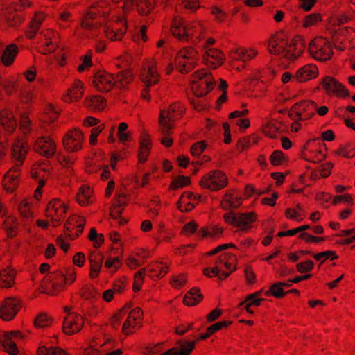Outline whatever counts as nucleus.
<instances>
[{"instance_id": "nucleus-1", "label": "nucleus", "mask_w": 355, "mask_h": 355, "mask_svg": "<svg viewBox=\"0 0 355 355\" xmlns=\"http://www.w3.org/2000/svg\"><path fill=\"white\" fill-rule=\"evenodd\" d=\"M268 51L287 60H296L304 51L302 38L297 37L290 40L284 32L272 35L268 41Z\"/></svg>"}, {"instance_id": "nucleus-2", "label": "nucleus", "mask_w": 355, "mask_h": 355, "mask_svg": "<svg viewBox=\"0 0 355 355\" xmlns=\"http://www.w3.org/2000/svg\"><path fill=\"white\" fill-rule=\"evenodd\" d=\"M27 152V148L22 140L17 139L14 141L11 148V156L15 165L6 173L3 180L4 189L8 192H12L18 185L20 168Z\"/></svg>"}, {"instance_id": "nucleus-3", "label": "nucleus", "mask_w": 355, "mask_h": 355, "mask_svg": "<svg viewBox=\"0 0 355 355\" xmlns=\"http://www.w3.org/2000/svg\"><path fill=\"white\" fill-rule=\"evenodd\" d=\"M171 31L172 35L179 40L187 42L192 40L193 37L198 40H202L204 28L198 21L186 24L182 17L176 16L171 23Z\"/></svg>"}, {"instance_id": "nucleus-4", "label": "nucleus", "mask_w": 355, "mask_h": 355, "mask_svg": "<svg viewBox=\"0 0 355 355\" xmlns=\"http://www.w3.org/2000/svg\"><path fill=\"white\" fill-rule=\"evenodd\" d=\"M184 107L180 103L171 104L167 110H162L159 114V130L163 134L172 132L173 123L180 119L184 112Z\"/></svg>"}, {"instance_id": "nucleus-5", "label": "nucleus", "mask_w": 355, "mask_h": 355, "mask_svg": "<svg viewBox=\"0 0 355 355\" xmlns=\"http://www.w3.org/2000/svg\"><path fill=\"white\" fill-rule=\"evenodd\" d=\"M214 85L213 76L207 70L197 71L193 75L191 89L197 97L206 95Z\"/></svg>"}, {"instance_id": "nucleus-6", "label": "nucleus", "mask_w": 355, "mask_h": 355, "mask_svg": "<svg viewBox=\"0 0 355 355\" xmlns=\"http://www.w3.org/2000/svg\"><path fill=\"white\" fill-rule=\"evenodd\" d=\"M198 61V53L192 47L180 49L175 60L177 69L182 73H188L194 69Z\"/></svg>"}, {"instance_id": "nucleus-7", "label": "nucleus", "mask_w": 355, "mask_h": 355, "mask_svg": "<svg viewBox=\"0 0 355 355\" xmlns=\"http://www.w3.org/2000/svg\"><path fill=\"white\" fill-rule=\"evenodd\" d=\"M110 10V7L103 1L91 6L82 21V26L85 29L98 28V24L102 22H93V21L96 19L98 17H105L109 14Z\"/></svg>"}, {"instance_id": "nucleus-8", "label": "nucleus", "mask_w": 355, "mask_h": 355, "mask_svg": "<svg viewBox=\"0 0 355 355\" xmlns=\"http://www.w3.org/2000/svg\"><path fill=\"white\" fill-rule=\"evenodd\" d=\"M225 221L239 229L241 231H248L252 227V223L257 220L256 214L248 213H226L223 216Z\"/></svg>"}, {"instance_id": "nucleus-9", "label": "nucleus", "mask_w": 355, "mask_h": 355, "mask_svg": "<svg viewBox=\"0 0 355 355\" xmlns=\"http://www.w3.org/2000/svg\"><path fill=\"white\" fill-rule=\"evenodd\" d=\"M317 104L312 101H303L295 103L288 111V116L292 120L305 121L315 114Z\"/></svg>"}, {"instance_id": "nucleus-10", "label": "nucleus", "mask_w": 355, "mask_h": 355, "mask_svg": "<svg viewBox=\"0 0 355 355\" xmlns=\"http://www.w3.org/2000/svg\"><path fill=\"white\" fill-rule=\"evenodd\" d=\"M309 51L315 59L322 62L329 60L333 54L330 43L322 37H316L312 41Z\"/></svg>"}, {"instance_id": "nucleus-11", "label": "nucleus", "mask_w": 355, "mask_h": 355, "mask_svg": "<svg viewBox=\"0 0 355 355\" xmlns=\"http://www.w3.org/2000/svg\"><path fill=\"white\" fill-rule=\"evenodd\" d=\"M200 184L202 188L218 191L227 186V178L221 171H212L202 178Z\"/></svg>"}, {"instance_id": "nucleus-12", "label": "nucleus", "mask_w": 355, "mask_h": 355, "mask_svg": "<svg viewBox=\"0 0 355 355\" xmlns=\"http://www.w3.org/2000/svg\"><path fill=\"white\" fill-rule=\"evenodd\" d=\"M141 79L145 84V87L142 89L141 93V97L142 99L149 101L150 100V88L157 84L159 80V76L153 63L149 64L148 66L144 67L141 74Z\"/></svg>"}, {"instance_id": "nucleus-13", "label": "nucleus", "mask_w": 355, "mask_h": 355, "mask_svg": "<svg viewBox=\"0 0 355 355\" xmlns=\"http://www.w3.org/2000/svg\"><path fill=\"white\" fill-rule=\"evenodd\" d=\"M38 42L42 48L40 52L44 55L50 54L59 46L58 33L51 29L42 31L39 33Z\"/></svg>"}, {"instance_id": "nucleus-14", "label": "nucleus", "mask_w": 355, "mask_h": 355, "mask_svg": "<svg viewBox=\"0 0 355 355\" xmlns=\"http://www.w3.org/2000/svg\"><path fill=\"white\" fill-rule=\"evenodd\" d=\"M126 22L123 17L108 21L104 27L105 36L112 41L121 40L126 32Z\"/></svg>"}, {"instance_id": "nucleus-15", "label": "nucleus", "mask_w": 355, "mask_h": 355, "mask_svg": "<svg viewBox=\"0 0 355 355\" xmlns=\"http://www.w3.org/2000/svg\"><path fill=\"white\" fill-rule=\"evenodd\" d=\"M66 206L58 199L50 200L46 209V216L51 219L53 227H57L64 217Z\"/></svg>"}, {"instance_id": "nucleus-16", "label": "nucleus", "mask_w": 355, "mask_h": 355, "mask_svg": "<svg viewBox=\"0 0 355 355\" xmlns=\"http://www.w3.org/2000/svg\"><path fill=\"white\" fill-rule=\"evenodd\" d=\"M83 134L78 129L69 130L63 137V146L68 153H74L82 148Z\"/></svg>"}, {"instance_id": "nucleus-17", "label": "nucleus", "mask_w": 355, "mask_h": 355, "mask_svg": "<svg viewBox=\"0 0 355 355\" xmlns=\"http://www.w3.org/2000/svg\"><path fill=\"white\" fill-rule=\"evenodd\" d=\"M43 284L51 294L61 291L65 286L66 278L61 271H55L48 274L43 280Z\"/></svg>"}, {"instance_id": "nucleus-18", "label": "nucleus", "mask_w": 355, "mask_h": 355, "mask_svg": "<svg viewBox=\"0 0 355 355\" xmlns=\"http://www.w3.org/2000/svg\"><path fill=\"white\" fill-rule=\"evenodd\" d=\"M33 149L40 155L46 158H50L56 153V144L51 137L41 136L35 140Z\"/></svg>"}, {"instance_id": "nucleus-19", "label": "nucleus", "mask_w": 355, "mask_h": 355, "mask_svg": "<svg viewBox=\"0 0 355 355\" xmlns=\"http://www.w3.org/2000/svg\"><path fill=\"white\" fill-rule=\"evenodd\" d=\"M21 302L15 297H8L4 300L0 308V317L6 321L11 320L21 309Z\"/></svg>"}, {"instance_id": "nucleus-20", "label": "nucleus", "mask_w": 355, "mask_h": 355, "mask_svg": "<svg viewBox=\"0 0 355 355\" xmlns=\"http://www.w3.org/2000/svg\"><path fill=\"white\" fill-rule=\"evenodd\" d=\"M113 73H109L105 71L96 72L94 76V86L101 92H108L114 84Z\"/></svg>"}, {"instance_id": "nucleus-21", "label": "nucleus", "mask_w": 355, "mask_h": 355, "mask_svg": "<svg viewBox=\"0 0 355 355\" xmlns=\"http://www.w3.org/2000/svg\"><path fill=\"white\" fill-rule=\"evenodd\" d=\"M83 324L81 315L69 312L63 322V331L69 335L75 334L82 329Z\"/></svg>"}, {"instance_id": "nucleus-22", "label": "nucleus", "mask_w": 355, "mask_h": 355, "mask_svg": "<svg viewBox=\"0 0 355 355\" xmlns=\"http://www.w3.org/2000/svg\"><path fill=\"white\" fill-rule=\"evenodd\" d=\"M142 315L143 313L141 309L139 307H137L130 311L128 309V313L126 315L127 317L123 325L122 332L126 335L131 334V329L141 323Z\"/></svg>"}, {"instance_id": "nucleus-23", "label": "nucleus", "mask_w": 355, "mask_h": 355, "mask_svg": "<svg viewBox=\"0 0 355 355\" xmlns=\"http://www.w3.org/2000/svg\"><path fill=\"white\" fill-rule=\"evenodd\" d=\"M4 15L8 26L16 27L24 21V17L16 6H10L3 11V8L0 5V17Z\"/></svg>"}, {"instance_id": "nucleus-24", "label": "nucleus", "mask_w": 355, "mask_h": 355, "mask_svg": "<svg viewBox=\"0 0 355 355\" xmlns=\"http://www.w3.org/2000/svg\"><path fill=\"white\" fill-rule=\"evenodd\" d=\"M323 87L329 94H336L338 96L345 97L349 96V92L335 78L327 76L322 82Z\"/></svg>"}, {"instance_id": "nucleus-25", "label": "nucleus", "mask_w": 355, "mask_h": 355, "mask_svg": "<svg viewBox=\"0 0 355 355\" xmlns=\"http://www.w3.org/2000/svg\"><path fill=\"white\" fill-rule=\"evenodd\" d=\"M200 196L194 195L191 192H184L177 202L178 209L182 211H190L200 199Z\"/></svg>"}, {"instance_id": "nucleus-26", "label": "nucleus", "mask_w": 355, "mask_h": 355, "mask_svg": "<svg viewBox=\"0 0 355 355\" xmlns=\"http://www.w3.org/2000/svg\"><path fill=\"white\" fill-rule=\"evenodd\" d=\"M21 338L19 331L7 332L2 339V346L10 355H17L19 350L16 345V340Z\"/></svg>"}, {"instance_id": "nucleus-27", "label": "nucleus", "mask_w": 355, "mask_h": 355, "mask_svg": "<svg viewBox=\"0 0 355 355\" xmlns=\"http://www.w3.org/2000/svg\"><path fill=\"white\" fill-rule=\"evenodd\" d=\"M318 69L313 64H308L300 68L294 76L297 82L303 83L316 78Z\"/></svg>"}, {"instance_id": "nucleus-28", "label": "nucleus", "mask_w": 355, "mask_h": 355, "mask_svg": "<svg viewBox=\"0 0 355 355\" xmlns=\"http://www.w3.org/2000/svg\"><path fill=\"white\" fill-rule=\"evenodd\" d=\"M90 263V272L91 278H96L98 276L103 261V255L98 252H91L88 257Z\"/></svg>"}, {"instance_id": "nucleus-29", "label": "nucleus", "mask_w": 355, "mask_h": 355, "mask_svg": "<svg viewBox=\"0 0 355 355\" xmlns=\"http://www.w3.org/2000/svg\"><path fill=\"white\" fill-rule=\"evenodd\" d=\"M45 18L46 15L42 12H38L35 14L28 29L25 32L27 38L31 40L35 37Z\"/></svg>"}, {"instance_id": "nucleus-30", "label": "nucleus", "mask_w": 355, "mask_h": 355, "mask_svg": "<svg viewBox=\"0 0 355 355\" xmlns=\"http://www.w3.org/2000/svg\"><path fill=\"white\" fill-rule=\"evenodd\" d=\"M0 123L8 132H12L17 126V120L8 109L0 110Z\"/></svg>"}, {"instance_id": "nucleus-31", "label": "nucleus", "mask_w": 355, "mask_h": 355, "mask_svg": "<svg viewBox=\"0 0 355 355\" xmlns=\"http://www.w3.org/2000/svg\"><path fill=\"white\" fill-rule=\"evenodd\" d=\"M124 0H121L122 3L121 8L124 12L131 10L135 3L138 12L141 15H146L150 13L153 6V0H132V6L128 8L124 5Z\"/></svg>"}, {"instance_id": "nucleus-32", "label": "nucleus", "mask_w": 355, "mask_h": 355, "mask_svg": "<svg viewBox=\"0 0 355 355\" xmlns=\"http://www.w3.org/2000/svg\"><path fill=\"white\" fill-rule=\"evenodd\" d=\"M146 269V274L152 279H159L163 277L168 272V266L164 262L157 261L149 264Z\"/></svg>"}, {"instance_id": "nucleus-33", "label": "nucleus", "mask_w": 355, "mask_h": 355, "mask_svg": "<svg viewBox=\"0 0 355 355\" xmlns=\"http://www.w3.org/2000/svg\"><path fill=\"white\" fill-rule=\"evenodd\" d=\"M223 54L216 49H207L204 55V60L207 64H211L213 67L216 68L221 65L223 60Z\"/></svg>"}, {"instance_id": "nucleus-34", "label": "nucleus", "mask_w": 355, "mask_h": 355, "mask_svg": "<svg viewBox=\"0 0 355 355\" xmlns=\"http://www.w3.org/2000/svg\"><path fill=\"white\" fill-rule=\"evenodd\" d=\"M92 189L87 185H83L76 195L77 202L82 206L87 205L94 201Z\"/></svg>"}, {"instance_id": "nucleus-35", "label": "nucleus", "mask_w": 355, "mask_h": 355, "mask_svg": "<svg viewBox=\"0 0 355 355\" xmlns=\"http://www.w3.org/2000/svg\"><path fill=\"white\" fill-rule=\"evenodd\" d=\"M151 147V141L150 139L149 135H142L141 139L140 140L139 150L138 155V157L140 162H144L147 159L150 154Z\"/></svg>"}, {"instance_id": "nucleus-36", "label": "nucleus", "mask_w": 355, "mask_h": 355, "mask_svg": "<svg viewBox=\"0 0 355 355\" xmlns=\"http://www.w3.org/2000/svg\"><path fill=\"white\" fill-rule=\"evenodd\" d=\"M15 272L10 268L0 271V286L2 288L12 287L15 284Z\"/></svg>"}, {"instance_id": "nucleus-37", "label": "nucleus", "mask_w": 355, "mask_h": 355, "mask_svg": "<svg viewBox=\"0 0 355 355\" xmlns=\"http://www.w3.org/2000/svg\"><path fill=\"white\" fill-rule=\"evenodd\" d=\"M18 53V47L15 44L8 45L3 51L1 58L2 62L6 65L10 66L12 64L15 57Z\"/></svg>"}, {"instance_id": "nucleus-38", "label": "nucleus", "mask_w": 355, "mask_h": 355, "mask_svg": "<svg viewBox=\"0 0 355 355\" xmlns=\"http://www.w3.org/2000/svg\"><path fill=\"white\" fill-rule=\"evenodd\" d=\"M202 299V295L198 288H193L187 292L184 297V303L187 306H194L200 302Z\"/></svg>"}, {"instance_id": "nucleus-39", "label": "nucleus", "mask_w": 355, "mask_h": 355, "mask_svg": "<svg viewBox=\"0 0 355 355\" xmlns=\"http://www.w3.org/2000/svg\"><path fill=\"white\" fill-rule=\"evenodd\" d=\"M82 87L83 83L80 80L76 81L73 85L68 89L67 95L64 96V101H69L80 98L83 94Z\"/></svg>"}, {"instance_id": "nucleus-40", "label": "nucleus", "mask_w": 355, "mask_h": 355, "mask_svg": "<svg viewBox=\"0 0 355 355\" xmlns=\"http://www.w3.org/2000/svg\"><path fill=\"white\" fill-rule=\"evenodd\" d=\"M114 84L118 88L125 87L132 80L131 72L128 70H123L120 73L114 74Z\"/></svg>"}, {"instance_id": "nucleus-41", "label": "nucleus", "mask_w": 355, "mask_h": 355, "mask_svg": "<svg viewBox=\"0 0 355 355\" xmlns=\"http://www.w3.org/2000/svg\"><path fill=\"white\" fill-rule=\"evenodd\" d=\"M85 106L88 108L101 110L105 107V100L101 96H94L85 100Z\"/></svg>"}, {"instance_id": "nucleus-42", "label": "nucleus", "mask_w": 355, "mask_h": 355, "mask_svg": "<svg viewBox=\"0 0 355 355\" xmlns=\"http://www.w3.org/2000/svg\"><path fill=\"white\" fill-rule=\"evenodd\" d=\"M281 123L277 121L267 122L263 128V132L270 137L275 138L279 132Z\"/></svg>"}, {"instance_id": "nucleus-43", "label": "nucleus", "mask_w": 355, "mask_h": 355, "mask_svg": "<svg viewBox=\"0 0 355 355\" xmlns=\"http://www.w3.org/2000/svg\"><path fill=\"white\" fill-rule=\"evenodd\" d=\"M337 154L345 157H352L355 155V146L352 144L341 146L337 150Z\"/></svg>"}, {"instance_id": "nucleus-44", "label": "nucleus", "mask_w": 355, "mask_h": 355, "mask_svg": "<svg viewBox=\"0 0 355 355\" xmlns=\"http://www.w3.org/2000/svg\"><path fill=\"white\" fill-rule=\"evenodd\" d=\"M190 184V178L188 176H178V178H175L171 185L170 189H178L179 188H182L186 185H188Z\"/></svg>"}, {"instance_id": "nucleus-45", "label": "nucleus", "mask_w": 355, "mask_h": 355, "mask_svg": "<svg viewBox=\"0 0 355 355\" xmlns=\"http://www.w3.org/2000/svg\"><path fill=\"white\" fill-rule=\"evenodd\" d=\"M146 274V269L141 268L138 270L135 275V281L133 285V290L135 292H138L141 287L145 275Z\"/></svg>"}, {"instance_id": "nucleus-46", "label": "nucleus", "mask_w": 355, "mask_h": 355, "mask_svg": "<svg viewBox=\"0 0 355 355\" xmlns=\"http://www.w3.org/2000/svg\"><path fill=\"white\" fill-rule=\"evenodd\" d=\"M302 207L300 204H297L296 205V207L293 209L291 208H288L286 210L285 215L287 218H291V219H296L298 220H301L302 218L298 219V218L301 217L302 216Z\"/></svg>"}, {"instance_id": "nucleus-47", "label": "nucleus", "mask_w": 355, "mask_h": 355, "mask_svg": "<svg viewBox=\"0 0 355 355\" xmlns=\"http://www.w3.org/2000/svg\"><path fill=\"white\" fill-rule=\"evenodd\" d=\"M57 159L62 166L67 168H70L76 160V157L74 156L62 153L58 154Z\"/></svg>"}, {"instance_id": "nucleus-48", "label": "nucleus", "mask_w": 355, "mask_h": 355, "mask_svg": "<svg viewBox=\"0 0 355 355\" xmlns=\"http://www.w3.org/2000/svg\"><path fill=\"white\" fill-rule=\"evenodd\" d=\"M128 313V308L123 307L118 313H116L111 319V324L114 329H117L121 323V320L126 316Z\"/></svg>"}, {"instance_id": "nucleus-49", "label": "nucleus", "mask_w": 355, "mask_h": 355, "mask_svg": "<svg viewBox=\"0 0 355 355\" xmlns=\"http://www.w3.org/2000/svg\"><path fill=\"white\" fill-rule=\"evenodd\" d=\"M285 159L284 153L281 150H275L270 157V163L274 166L282 164Z\"/></svg>"}, {"instance_id": "nucleus-50", "label": "nucleus", "mask_w": 355, "mask_h": 355, "mask_svg": "<svg viewBox=\"0 0 355 355\" xmlns=\"http://www.w3.org/2000/svg\"><path fill=\"white\" fill-rule=\"evenodd\" d=\"M313 257L317 261H322L323 262L327 259H331V260L337 259V256L335 252L327 250L324 252H322L320 253L313 254Z\"/></svg>"}, {"instance_id": "nucleus-51", "label": "nucleus", "mask_w": 355, "mask_h": 355, "mask_svg": "<svg viewBox=\"0 0 355 355\" xmlns=\"http://www.w3.org/2000/svg\"><path fill=\"white\" fill-rule=\"evenodd\" d=\"M18 209L20 215L25 218H30L33 216L30 206L26 201H22L19 203Z\"/></svg>"}, {"instance_id": "nucleus-52", "label": "nucleus", "mask_w": 355, "mask_h": 355, "mask_svg": "<svg viewBox=\"0 0 355 355\" xmlns=\"http://www.w3.org/2000/svg\"><path fill=\"white\" fill-rule=\"evenodd\" d=\"M51 322V319L46 314H40L35 319V325L40 328L46 327Z\"/></svg>"}, {"instance_id": "nucleus-53", "label": "nucleus", "mask_w": 355, "mask_h": 355, "mask_svg": "<svg viewBox=\"0 0 355 355\" xmlns=\"http://www.w3.org/2000/svg\"><path fill=\"white\" fill-rule=\"evenodd\" d=\"M314 266V262L311 260H308L304 262L298 263L296 265L297 272L300 273H305L311 271Z\"/></svg>"}, {"instance_id": "nucleus-54", "label": "nucleus", "mask_w": 355, "mask_h": 355, "mask_svg": "<svg viewBox=\"0 0 355 355\" xmlns=\"http://www.w3.org/2000/svg\"><path fill=\"white\" fill-rule=\"evenodd\" d=\"M206 148V144H205V141H201L195 143L192 145L191 147V154L193 156H199L202 153V152L205 150Z\"/></svg>"}, {"instance_id": "nucleus-55", "label": "nucleus", "mask_w": 355, "mask_h": 355, "mask_svg": "<svg viewBox=\"0 0 355 355\" xmlns=\"http://www.w3.org/2000/svg\"><path fill=\"white\" fill-rule=\"evenodd\" d=\"M80 295L86 300H92L96 297V291L92 286H85L82 288Z\"/></svg>"}, {"instance_id": "nucleus-56", "label": "nucleus", "mask_w": 355, "mask_h": 355, "mask_svg": "<svg viewBox=\"0 0 355 355\" xmlns=\"http://www.w3.org/2000/svg\"><path fill=\"white\" fill-rule=\"evenodd\" d=\"M8 135L6 133L0 134V159L6 155V149L8 147Z\"/></svg>"}, {"instance_id": "nucleus-57", "label": "nucleus", "mask_w": 355, "mask_h": 355, "mask_svg": "<svg viewBox=\"0 0 355 355\" xmlns=\"http://www.w3.org/2000/svg\"><path fill=\"white\" fill-rule=\"evenodd\" d=\"M271 287L273 296L276 298H282L286 294V293L284 291V284H281V282L273 284Z\"/></svg>"}, {"instance_id": "nucleus-58", "label": "nucleus", "mask_w": 355, "mask_h": 355, "mask_svg": "<svg viewBox=\"0 0 355 355\" xmlns=\"http://www.w3.org/2000/svg\"><path fill=\"white\" fill-rule=\"evenodd\" d=\"M320 20V15L319 14H311L304 17L303 19V26L304 27H309L310 26L315 24Z\"/></svg>"}, {"instance_id": "nucleus-59", "label": "nucleus", "mask_w": 355, "mask_h": 355, "mask_svg": "<svg viewBox=\"0 0 355 355\" xmlns=\"http://www.w3.org/2000/svg\"><path fill=\"white\" fill-rule=\"evenodd\" d=\"M31 121L28 116L26 114L21 115L20 128L24 133H27L31 130Z\"/></svg>"}, {"instance_id": "nucleus-60", "label": "nucleus", "mask_w": 355, "mask_h": 355, "mask_svg": "<svg viewBox=\"0 0 355 355\" xmlns=\"http://www.w3.org/2000/svg\"><path fill=\"white\" fill-rule=\"evenodd\" d=\"M105 126L103 124H101L95 128H93L91 130V135L89 138V144L91 145H95L97 141V137L104 129Z\"/></svg>"}, {"instance_id": "nucleus-61", "label": "nucleus", "mask_w": 355, "mask_h": 355, "mask_svg": "<svg viewBox=\"0 0 355 355\" xmlns=\"http://www.w3.org/2000/svg\"><path fill=\"white\" fill-rule=\"evenodd\" d=\"M231 323H232V322H230V321H223V322H216V323L211 325L210 327H209L207 328V331H209V333H211V334H213L215 332L222 329L223 328L228 327Z\"/></svg>"}, {"instance_id": "nucleus-62", "label": "nucleus", "mask_w": 355, "mask_h": 355, "mask_svg": "<svg viewBox=\"0 0 355 355\" xmlns=\"http://www.w3.org/2000/svg\"><path fill=\"white\" fill-rule=\"evenodd\" d=\"M92 64V54L91 53H88L83 57V62L82 64L78 67V70L80 72H83L86 69L91 67Z\"/></svg>"}, {"instance_id": "nucleus-63", "label": "nucleus", "mask_w": 355, "mask_h": 355, "mask_svg": "<svg viewBox=\"0 0 355 355\" xmlns=\"http://www.w3.org/2000/svg\"><path fill=\"white\" fill-rule=\"evenodd\" d=\"M197 227L198 225L194 221H190L184 225L182 232L186 236H189L196 231Z\"/></svg>"}, {"instance_id": "nucleus-64", "label": "nucleus", "mask_w": 355, "mask_h": 355, "mask_svg": "<svg viewBox=\"0 0 355 355\" xmlns=\"http://www.w3.org/2000/svg\"><path fill=\"white\" fill-rule=\"evenodd\" d=\"M211 13L219 22L225 21L227 16L226 13L217 6H214L211 8Z\"/></svg>"}]
</instances>
